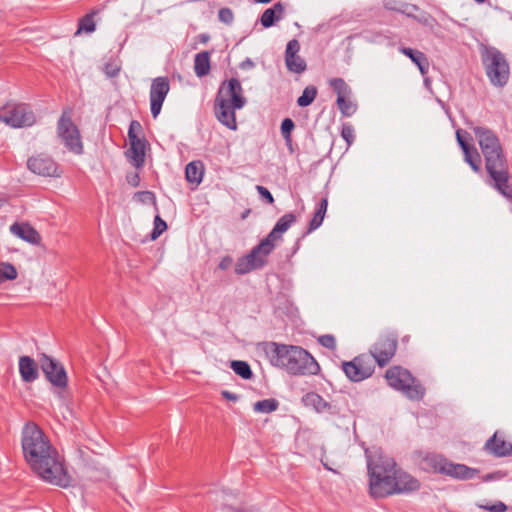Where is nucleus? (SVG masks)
<instances>
[{
  "instance_id": "f257e3e1",
  "label": "nucleus",
  "mask_w": 512,
  "mask_h": 512,
  "mask_svg": "<svg viewBox=\"0 0 512 512\" xmlns=\"http://www.w3.org/2000/svg\"><path fill=\"white\" fill-rule=\"evenodd\" d=\"M21 443L26 462L43 481L62 488L71 485L72 477L64 459L38 425L32 422L25 424Z\"/></svg>"
},
{
  "instance_id": "f03ea898",
  "label": "nucleus",
  "mask_w": 512,
  "mask_h": 512,
  "mask_svg": "<svg viewBox=\"0 0 512 512\" xmlns=\"http://www.w3.org/2000/svg\"><path fill=\"white\" fill-rule=\"evenodd\" d=\"M370 493L375 498L408 493L419 489V481L397 467L395 460L382 451L365 450Z\"/></svg>"
},
{
  "instance_id": "7ed1b4c3",
  "label": "nucleus",
  "mask_w": 512,
  "mask_h": 512,
  "mask_svg": "<svg viewBox=\"0 0 512 512\" xmlns=\"http://www.w3.org/2000/svg\"><path fill=\"white\" fill-rule=\"evenodd\" d=\"M473 130L485 159L486 171L493 187L507 199L512 200V183L508 163L496 133L484 126H473Z\"/></svg>"
},
{
  "instance_id": "20e7f679",
  "label": "nucleus",
  "mask_w": 512,
  "mask_h": 512,
  "mask_svg": "<svg viewBox=\"0 0 512 512\" xmlns=\"http://www.w3.org/2000/svg\"><path fill=\"white\" fill-rule=\"evenodd\" d=\"M266 354L273 366L283 368L292 375H316L320 371L314 357L300 346L271 342Z\"/></svg>"
},
{
  "instance_id": "39448f33",
  "label": "nucleus",
  "mask_w": 512,
  "mask_h": 512,
  "mask_svg": "<svg viewBox=\"0 0 512 512\" xmlns=\"http://www.w3.org/2000/svg\"><path fill=\"white\" fill-rule=\"evenodd\" d=\"M247 104L244 90L237 78H231L221 83L214 99V114L216 119L230 130H237L236 110Z\"/></svg>"
},
{
  "instance_id": "423d86ee",
  "label": "nucleus",
  "mask_w": 512,
  "mask_h": 512,
  "mask_svg": "<svg viewBox=\"0 0 512 512\" xmlns=\"http://www.w3.org/2000/svg\"><path fill=\"white\" fill-rule=\"evenodd\" d=\"M482 64L491 84L503 87L507 84L510 67L504 54L495 47H485L481 52Z\"/></svg>"
},
{
  "instance_id": "0eeeda50",
  "label": "nucleus",
  "mask_w": 512,
  "mask_h": 512,
  "mask_svg": "<svg viewBox=\"0 0 512 512\" xmlns=\"http://www.w3.org/2000/svg\"><path fill=\"white\" fill-rule=\"evenodd\" d=\"M277 243L268 236L263 238L251 251L238 258L235 264V273L245 275L255 270H260L268 263V256L274 251Z\"/></svg>"
},
{
  "instance_id": "6e6552de",
  "label": "nucleus",
  "mask_w": 512,
  "mask_h": 512,
  "mask_svg": "<svg viewBox=\"0 0 512 512\" xmlns=\"http://www.w3.org/2000/svg\"><path fill=\"white\" fill-rule=\"evenodd\" d=\"M388 385L401 391L410 400H421L425 395V387L412 374L400 366H393L385 374Z\"/></svg>"
},
{
  "instance_id": "1a4fd4ad",
  "label": "nucleus",
  "mask_w": 512,
  "mask_h": 512,
  "mask_svg": "<svg viewBox=\"0 0 512 512\" xmlns=\"http://www.w3.org/2000/svg\"><path fill=\"white\" fill-rule=\"evenodd\" d=\"M0 121L12 128L32 126L36 117L27 104H8L0 108Z\"/></svg>"
},
{
  "instance_id": "9d476101",
  "label": "nucleus",
  "mask_w": 512,
  "mask_h": 512,
  "mask_svg": "<svg viewBox=\"0 0 512 512\" xmlns=\"http://www.w3.org/2000/svg\"><path fill=\"white\" fill-rule=\"evenodd\" d=\"M424 462L427 463L430 468L434 469V471L443 473L456 479H472L478 473L476 469L470 468L464 464H455L449 462L447 459L440 455H428L425 457Z\"/></svg>"
},
{
  "instance_id": "9b49d317",
  "label": "nucleus",
  "mask_w": 512,
  "mask_h": 512,
  "mask_svg": "<svg viewBox=\"0 0 512 512\" xmlns=\"http://www.w3.org/2000/svg\"><path fill=\"white\" fill-rule=\"evenodd\" d=\"M398 346V337L394 333L382 335L371 346L369 353L379 367L386 366L394 357Z\"/></svg>"
},
{
  "instance_id": "f8f14e48",
  "label": "nucleus",
  "mask_w": 512,
  "mask_h": 512,
  "mask_svg": "<svg viewBox=\"0 0 512 512\" xmlns=\"http://www.w3.org/2000/svg\"><path fill=\"white\" fill-rule=\"evenodd\" d=\"M57 133L64 145L71 152L75 154H81L83 152V144L79 130L66 113H63L58 120Z\"/></svg>"
},
{
  "instance_id": "ddd939ff",
  "label": "nucleus",
  "mask_w": 512,
  "mask_h": 512,
  "mask_svg": "<svg viewBox=\"0 0 512 512\" xmlns=\"http://www.w3.org/2000/svg\"><path fill=\"white\" fill-rule=\"evenodd\" d=\"M374 369L372 360L366 354L356 356L351 361L342 362V370L352 382L366 380L372 376Z\"/></svg>"
},
{
  "instance_id": "4468645a",
  "label": "nucleus",
  "mask_w": 512,
  "mask_h": 512,
  "mask_svg": "<svg viewBox=\"0 0 512 512\" xmlns=\"http://www.w3.org/2000/svg\"><path fill=\"white\" fill-rule=\"evenodd\" d=\"M40 365L47 380L55 387L64 389L68 384V377L65 368L61 363L43 354L40 358Z\"/></svg>"
},
{
  "instance_id": "2eb2a0df",
  "label": "nucleus",
  "mask_w": 512,
  "mask_h": 512,
  "mask_svg": "<svg viewBox=\"0 0 512 512\" xmlns=\"http://www.w3.org/2000/svg\"><path fill=\"white\" fill-rule=\"evenodd\" d=\"M170 90L167 77L160 76L152 80L150 87V110L153 118H157L161 112L163 102Z\"/></svg>"
},
{
  "instance_id": "dca6fc26",
  "label": "nucleus",
  "mask_w": 512,
  "mask_h": 512,
  "mask_svg": "<svg viewBox=\"0 0 512 512\" xmlns=\"http://www.w3.org/2000/svg\"><path fill=\"white\" fill-rule=\"evenodd\" d=\"M302 402L306 407L312 408L318 414H325L327 416H339L341 408L334 401H327L316 392H308L303 398Z\"/></svg>"
},
{
  "instance_id": "f3484780",
  "label": "nucleus",
  "mask_w": 512,
  "mask_h": 512,
  "mask_svg": "<svg viewBox=\"0 0 512 512\" xmlns=\"http://www.w3.org/2000/svg\"><path fill=\"white\" fill-rule=\"evenodd\" d=\"M27 167L32 173L40 176H60L58 164L51 157L44 154L30 157L27 161Z\"/></svg>"
},
{
  "instance_id": "a211bd4d",
  "label": "nucleus",
  "mask_w": 512,
  "mask_h": 512,
  "mask_svg": "<svg viewBox=\"0 0 512 512\" xmlns=\"http://www.w3.org/2000/svg\"><path fill=\"white\" fill-rule=\"evenodd\" d=\"M300 44L298 40L292 39L287 43L285 50V64L290 72L301 74L306 68L305 60L298 55Z\"/></svg>"
},
{
  "instance_id": "6ab92c4d",
  "label": "nucleus",
  "mask_w": 512,
  "mask_h": 512,
  "mask_svg": "<svg viewBox=\"0 0 512 512\" xmlns=\"http://www.w3.org/2000/svg\"><path fill=\"white\" fill-rule=\"evenodd\" d=\"M10 232L33 245H38L41 242V236L38 231L28 223L15 222L10 226Z\"/></svg>"
},
{
  "instance_id": "aec40b11",
  "label": "nucleus",
  "mask_w": 512,
  "mask_h": 512,
  "mask_svg": "<svg viewBox=\"0 0 512 512\" xmlns=\"http://www.w3.org/2000/svg\"><path fill=\"white\" fill-rule=\"evenodd\" d=\"M130 148L126 154L130 158L131 163L139 168L144 165L145 162V148L146 141L144 138L129 139Z\"/></svg>"
},
{
  "instance_id": "412c9836",
  "label": "nucleus",
  "mask_w": 512,
  "mask_h": 512,
  "mask_svg": "<svg viewBox=\"0 0 512 512\" xmlns=\"http://www.w3.org/2000/svg\"><path fill=\"white\" fill-rule=\"evenodd\" d=\"M19 373L22 381L26 383L34 382L39 376L34 359L29 356H21L19 358Z\"/></svg>"
},
{
  "instance_id": "4be33fe9",
  "label": "nucleus",
  "mask_w": 512,
  "mask_h": 512,
  "mask_svg": "<svg viewBox=\"0 0 512 512\" xmlns=\"http://www.w3.org/2000/svg\"><path fill=\"white\" fill-rule=\"evenodd\" d=\"M235 494H233L231 491L228 490H221V491H213L209 492V499L215 500V501H221L222 503V512H258L257 510L250 508V509H239L232 507L231 503L229 502L230 498H233Z\"/></svg>"
},
{
  "instance_id": "5701e85b",
  "label": "nucleus",
  "mask_w": 512,
  "mask_h": 512,
  "mask_svg": "<svg viewBox=\"0 0 512 512\" xmlns=\"http://www.w3.org/2000/svg\"><path fill=\"white\" fill-rule=\"evenodd\" d=\"M296 221L293 213H286L276 222L274 228L267 235L271 240L278 244L282 240V234Z\"/></svg>"
},
{
  "instance_id": "b1692460",
  "label": "nucleus",
  "mask_w": 512,
  "mask_h": 512,
  "mask_svg": "<svg viewBox=\"0 0 512 512\" xmlns=\"http://www.w3.org/2000/svg\"><path fill=\"white\" fill-rule=\"evenodd\" d=\"M485 448L497 457L507 456L512 454V445L504 439L498 438L495 433L489 438L485 444Z\"/></svg>"
},
{
  "instance_id": "393cba45",
  "label": "nucleus",
  "mask_w": 512,
  "mask_h": 512,
  "mask_svg": "<svg viewBox=\"0 0 512 512\" xmlns=\"http://www.w3.org/2000/svg\"><path fill=\"white\" fill-rule=\"evenodd\" d=\"M399 51L411 59V61L418 67L420 73L423 76L428 73L429 61L423 52L408 47H400Z\"/></svg>"
},
{
  "instance_id": "a878e982",
  "label": "nucleus",
  "mask_w": 512,
  "mask_h": 512,
  "mask_svg": "<svg viewBox=\"0 0 512 512\" xmlns=\"http://www.w3.org/2000/svg\"><path fill=\"white\" fill-rule=\"evenodd\" d=\"M284 6L282 3H275L272 7L266 9L260 18L263 27L269 28L274 25L277 20H280L284 15Z\"/></svg>"
},
{
  "instance_id": "bb28decb",
  "label": "nucleus",
  "mask_w": 512,
  "mask_h": 512,
  "mask_svg": "<svg viewBox=\"0 0 512 512\" xmlns=\"http://www.w3.org/2000/svg\"><path fill=\"white\" fill-rule=\"evenodd\" d=\"M204 175V166L201 161H192L187 164L185 169L186 180L196 188L202 181Z\"/></svg>"
},
{
  "instance_id": "cd10ccee",
  "label": "nucleus",
  "mask_w": 512,
  "mask_h": 512,
  "mask_svg": "<svg viewBox=\"0 0 512 512\" xmlns=\"http://www.w3.org/2000/svg\"><path fill=\"white\" fill-rule=\"evenodd\" d=\"M211 53L209 51H202L194 57V72L198 77H204L209 74Z\"/></svg>"
},
{
  "instance_id": "c85d7f7f",
  "label": "nucleus",
  "mask_w": 512,
  "mask_h": 512,
  "mask_svg": "<svg viewBox=\"0 0 512 512\" xmlns=\"http://www.w3.org/2000/svg\"><path fill=\"white\" fill-rule=\"evenodd\" d=\"M328 207V200L327 198H323L319 204L317 205V208L313 214L312 219L309 222L307 234L313 232L314 230L318 229L325 218V214L327 212Z\"/></svg>"
},
{
  "instance_id": "c756f323",
  "label": "nucleus",
  "mask_w": 512,
  "mask_h": 512,
  "mask_svg": "<svg viewBox=\"0 0 512 512\" xmlns=\"http://www.w3.org/2000/svg\"><path fill=\"white\" fill-rule=\"evenodd\" d=\"M464 160L472 170L476 173L480 172L481 169V157L477 149L472 145L469 149L463 151Z\"/></svg>"
},
{
  "instance_id": "7c9ffc66",
  "label": "nucleus",
  "mask_w": 512,
  "mask_h": 512,
  "mask_svg": "<svg viewBox=\"0 0 512 512\" xmlns=\"http://www.w3.org/2000/svg\"><path fill=\"white\" fill-rule=\"evenodd\" d=\"M95 14H96V12L92 11L79 19L78 29L75 33L76 35L81 34L82 32L92 33L95 31V29H96V25L94 22Z\"/></svg>"
},
{
  "instance_id": "2f4dec72",
  "label": "nucleus",
  "mask_w": 512,
  "mask_h": 512,
  "mask_svg": "<svg viewBox=\"0 0 512 512\" xmlns=\"http://www.w3.org/2000/svg\"><path fill=\"white\" fill-rule=\"evenodd\" d=\"M279 402L274 398H268L261 401H257L253 405V410L257 413L268 414L278 409Z\"/></svg>"
},
{
  "instance_id": "473e14b6",
  "label": "nucleus",
  "mask_w": 512,
  "mask_h": 512,
  "mask_svg": "<svg viewBox=\"0 0 512 512\" xmlns=\"http://www.w3.org/2000/svg\"><path fill=\"white\" fill-rule=\"evenodd\" d=\"M317 96V88L313 85L305 87L302 95L297 99V105L299 107H307L314 102Z\"/></svg>"
},
{
  "instance_id": "72a5a7b5",
  "label": "nucleus",
  "mask_w": 512,
  "mask_h": 512,
  "mask_svg": "<svg viewBox=\"0 0 512 512\" xmlns=\"http://www.w3.org/2000/svg\"><path fill=\"white\" fill-rule=\"evenodd\" d=\"M231 369L243 379H250L253 375L250 365L241 360H234L231 362Z\"/></svg>"
},
{
  "instance_id": "f704fd0d",
  "label": "nucleus",
  "mask_w": 512,
  "mask_h": 512,
  "mask_svg": "<svg viewBox=\"0 0 512 512\" xmlns=\"http://www.w3.org/2000/svg\"><path fill=\"white\" fill-rule=\"evenodd\" d=\"M329 85L337 94V97H346L350 94V88L342 78H332Z\"/></svg>"
},
{
  "instance_id": "c9c22d12",
  "label": "nucleus",
  "mask_w": 512,
  "mask_h": 512,
  "mask_svg": "<svg viewBox=\"0 0 512 512\" xmlns=\"http://www.w3.org/2000/svg\"><path fill=\"white\" fill-rule=\"evenodd\" d=\"M17 277L15 267L10 263L0 264V282L5 280H14Z\"/></svg>"
},
{
  "instance_id": "e433bc0d",
  "label": "nucleus",
  "mask_w": 512,
  "mask_h": 512,
  "mask_svg": "<svg viewBox=\"0 0 512 512\" xmlns=\"http://www.w3.org/2000/svg\"><path fill=\"white\" fill-rule=\"evenodd\" d=\"M337 106L345 116H351L356 111L355 105L347 100L346 97H337Z\"/></svg>"
},
{
  "instance_id": "4c0bfd02",
  "label": "nucleus",
  "mask_w": 512,
  "mask_h": 512,
  "mask_svg": "<svg viewBox=\"0 0 512 512\" xmlns=\"http://www.w3.org/2000/svg\"><path fill=\"white\" fill-rule=\"evenodd\" d=\"M295 128V124L292 119L285 118L281 123V134L287 144L292 142L291 132Z\"/></svg>"
},
{
  "instance_id": "58836bf2",
  "label": "nucleus",
  "mask_w": 512,
  "mask_h": 512,
  "mask_svg": "<svg viewBox=\"0 0 512 512\" xmlns=\"http://www.w3.org/2000/svg\"><path fill=\"white\" fill-rule=\"evenodd\" d=\"M166 229V222L159 215H156L154 219V227L151 233V239H157Z\"/></svg>"
},
{
  "instance_id": "ea45409f",
  "label": "nucleus",
  "mask_w": 512,
  "mask_h": 512,
  "mask_svg": "<svg viewBox=\"0 0 512 512\" xmlns=\"http://www.w3.org/2000/svg\"><path fill=\"white\" fill-rule=\"evenodd\" d=\"M121 70V65L117 60L109 61L104 66V73L109 78H114L118 76Z\"/></svg>"
},
{
  "instance_id": "a19ab883",
  "label": "nucleus",
  "mask_w": 512,
  "mask_h": 512,
  "mask_svg": "<svg viewBox=\"0 0 512 512\" xmlns=\"http://www.w3.org/2000/svg\"><path fill=\"white\" fill-rule=\"evenodd\" d=\"M218 18L221 22L230 25L234 21V13L228 7H223L218 11Z\"/></svg>"
},
{
  "instance_id": "79ce46f5",
  "label": "nucleus",
  "mask_w": 512,
  "mask_h": 512,
  "mask_svg": "<svg viewBox=\"0 0 512 512\" xmlns=\"http://www.w3.org/2000/svg\"><path fill=\"white\" fill-rule=\"evenodd\" d=\"M341 136L346 141L347 145L350 146L355 139L354 128L350 124H343Z\"/></svg>"
},
{
  "instance_id": "37998d69",
  "label": "nucleus",
  "mask_w": 512,
  "mask_h": 512,
  "mask_svg": "<svg viewBox=\"0 0 512 512\" xmlns=\"http://www.w3.org/2000/svg\"><path fill=\"white\" fill-rule=\"evenodd\" d=\"M319 344H321L323 347H326L330 350L336 349V339L331 334H325L318 338Z\"/></svg>"
},
{
  "instance_id": "c03bdc74",
  "label": "nucleus",
  "mask_w": 512,
  "mask_h": 512,
  "mask_svg": "<svg viewBox=\"0 0 512 512\" xmlns=\"http://www.w3.org/2000/svg\"><path fill=\"white\" fill-rule=\"evenodd\" d=\"M142 133V126L139 121L133 120L131 121L128 129V138L135 139L140 138V134Z\"/></svg>"
},
{
  "instance_id": "a18cd8bd",
  "label": "nucleus",
  "mask_w": 512,
  "mask_h": 512,
  "mask_svg": "<svg viewBox=\"0 0 512 512\" xmlns=\"http://www.w3.org/2000/svg\"><path fill=\"white\" fill-rule=\"evenodd\" d=\"M256 190L259 193V195L264 200L267 201V203H269V204H273L274 203V198H273L272 194L270 193V191L266 187L261 186V185H257L256 186Z\"/></svg>"
},
{
  "instance_id": "49530a36",
  "label": "nucleus",
  "mask_w": 512,
  "mask_h": 512,
  "mask_svg": "<svg viewBox=\"0 0 512 512\" xmlns=\"http://www.w3.org/2000/svg\"><path fill=\"white\" fill-rule=\"evenodd\" d=\"M482 508L489 512H505L507 510V506L501 501H498L492 505L483 506Z\"/></svg>"
},
{
  "instance_id": "de8ad7c7",
  "label": "nucleus",
  "mask_w": 512,
  "mask_h": 512,
  "mask_svg": "<svg viewBox=\"0 0 512 512\" xmlns=\"http://www.w3.org/2000/svg\"><path fill=\"white\" fill-rule=\"evenodd\" d=\"M232 263H233L232 257L229 256V255H226V256L221 258V260H220V262L218 264V268L220 270H227V269H229L231 267Z\"/></svg>"
},
{
  "instance_id": "09e8293b",
  "label": "nucleus",
  "mask_w": 512,
  "mask_h": 512,
  "mask_svg": "<svg viewBox=\"0 0 512 512\" xmlns=\"http://www.w3.org/2000/svg\"><path fill=\"white\" fill-rule=\"evenodd\" d=\"M138 196L141 198L142 201H151L153 202V204H156L155 195L150 191L139 192Z\"/></svg>"
},
{
  "instance_id": "8fccbe9b",
  "label": "nucleus",
  "mask_w": 512,
  "mask_h": 512,
  "mask_svg": "<svg viewBox=\"0 0 512 512\" xmlns=\"http://www.w3.org/2000/svg\"><path fill=\"white\" fill-rule=\"evenodd\" d=\"M456 138H457V142H458L459 146L461 147L462 151H465V150L469 149V147L472 146L464 140V138L462 137V134H461V130H458L456 132Z\"/></svg>"
},
{
  "instance_id": "3c124183",
  "label": "nucleus",
  "mask_w": 512,
  "mask_h": 512,
  "mask_svg": "<svg viewBox=\"0 0 512 512\" xmlns=\"http://www.w3.org/2000/svg\"><path fill=\"white\" fill-rule=\"evenodd\" d=\"M255 64L250 58H246L244 61L241 62L240 68L242 70H249L254 68Z\"/></svg>"
},
{
  "instance_id": "603ef678",
  "label": "nucleus",
  "mask_w": 512,
  "mask_h": 512,
  "mask_svg": "<svg viewBox=\"0 0 512 512\" xmlns=\"http://www.w3.org/2000/svg\"><path fill=\"white\" fill-rule=\"evenodd\" d=\"M222 396L223 398L227 399V400H231V401H237L238 400V396L232 392H229L227 390H224L222 391Z\"/></svg>"
},
{
  "instance_id": "864d4df0",
  "label": "nucleus",
  "mask_w": 512,
  "mask_h": 512,
  "mask_svg": "<svg viewBox=\"0 0 512 512\" xmlns=\"http://www.w3.org/2000/svg\"><path fill=\"white\" fill-rule=\"evenodd\" d=\"M198 39L201 43L205 44L209 41L210 36L208 34L203 33V34L198 35Z\"/></svg>"
},
{
  "instance_id": "5fc2aeb1",
  "label": "nucleus",
  "mask_w": 512,
  "mask_h": 512,
  "mask_svg": "<svg viewBox=\"0 0 512 512\" xmlns=\"http://www.w3.org/2000/svg\"><path fill=\"white\" fill-rule=\"evenodd\" d=\"M408 340H409V336H405V337L403 338V341H408Z\"/></svg>"
},
{
  "instance_id": "6e6d98bb",
  "label": "nucleus",
  "mask_w": 512,
  "mask_h": 512,
  "mask_svg": "<svg viewBox=\"0 0 512 512\" xmlns=\"http://www.w3.org/2000/svg\"><path fill=\"white\" fill-rule=\"evenodd\" d=\"M475 1H476V2H478V3H483V2H485V0H475Z\"/></svg>"
}]
</instances>
